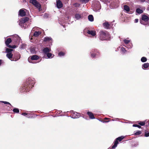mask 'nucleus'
<instances>
[{
  "instance_id": "nucleus-1",
  "label": "nucleus",
  "mask_w": 149,
  "mask_h": 149,
  "mask_svg": "<svg viewBox=\"0 0 149 149\" xmlns=\"http://www.w3.org/2000/svg\"><path fill=\"white\" fill-rule=\"evenodd\" d=\"M34 84V79H32L30 78H28L24 84V86L20 89V92L22 93L25 91H29L30 89L33 86Z\"/></svg>"
},
{
  "instance_id": "nucleus-2",
  "label": "nucleus",
  "mask_w": 149,
  "mask_h": 149,
  "mask_svg": "<svg viewBox=\"0 0 149 149\" xmlns=\"http://www.w3.org/2000/svg\"><path fill=\"white\" fill-rule=\"evenodd\" d=\"M99 38L101 40H109L110 39V35L106 31L101 30L99 32Z\"/></svg>"
},
{
  "instance_id": "nucleus-3",
  "label": "nucleus",
  "mask_w": 149,
  "mask_h": 149,
  "mask_svg": "<svg viewBox=\"0 0 149 149\" xmlns=\"http://www.w3.org/2000/svg\"><path fill=\"white\" fill-rule=\"evenodd\" d=\"M29 19V17H25L22 18L19 20V24L22 28H24L25 29L28 27V25H26V22L28 21Z\"/></svg>"
},
{
  "instance_id": "nucleus-4",
  "label": "nucleus",
  "mask_w": 149,
  "mask_h": 149,
  "mask_svg": "<svg viewBox=\"0 0 149 149\" xmlns=\"http://www.w3.org/2000/svg\"><path fill=\"white\" fill-rule=\"evenodd\" d=\"M125 138V136H121L117 138L114 142L113 145L112 146V148H114L116 147L117 146V144L118 143V141L120 142L123 139Z\"/></svg>"
},
{
  "instance_id": "nucleus-5",
  "label": "nucleus",
  "mask_w": 149,
  "mask_h": 149,
  "mask_svg": "<svg viewBox=\"0 0 149 149\" xmlns=\"http://www.w3.org/2000/svg\"><path fill=\"white\" fill-rule=\"evenodd\" d=\"M29 2L31 3L37 8L39 9L41 7V6L39 3L36 0H30Z\"/></svg>"
},
{
  "instance_id": "nucleus-6",
  "label": "nucleus",
  "mask_w": 149,
  "mask_h": 149,
  "mask_svg": "<svg viewBox=\"0 0 149 149\" xmlns=\"http://www.w3.org/2000/svg\"><path fill=\"white\" fill-rule=\"evenodd\" d=\"M14 43L15 45H18L22 41L20 38L17 35H16L14 38Z\"/></svg>"
},
{
  "instance_id": "nucleus-7",
  "label": "nucleus",
  "mask_w": 149,
  "mask_h": 149,
  "mask_svg": "<svg viewBox=\"0 0 149 149\" xmlns=\"http://www.w3.org/2000/svg\"><path fill=\"white\" fill-rule=\"evenodd\" d=\"M91 56H99L100 55L99 50L97 49H93L90 52Z\"/></svg>"
},
{
  "instance_id": "nucleus-8",
  "label": "nucleus",
  "mask_w": 149,
  "mask_h": 149,
  "mask_svg": "<svg viewBox=\"0 0 149 149\" xmlns=\"http://www.w3.org/2000/svg\"><path fill=\"white\" fill-rule=\"evenodd\" d=\"M39 58V56H31L29 57L28 58V61L30 63H34L35 62L33 61L35 60H37Z\"/></svg>"
},
{
  "instance_id": "nucleus-9",
  "label": "nucleus",
  "mask_w": 149,
  "mask_h": 149,
  "mask_svg": "<svg viewBox=\"0 0 149 149\" xmlns=\"http://www.w3.org/2000/svg\"><path fill=\"white\" fill-rule=\"evenodd\" d=\"M13 49H12L7 48L6 50L5 53H7L6 56H13V54H12V52Z\"/></svg>"
},
{
  "instance_id": "nucleus-10",
  "label": "nucleus",
  "mask_w": 149,
  "mask_h": 149,
  "mask_svg": "<svg viewBox=\"0 0 149 149\" xmlns=\"http://www.w3.org/2000/svg\"><path fill=\"white\" fill-rule=\"evenodd\" d=\"M56 6L58 8L60 9L62 7L63 4L60 0H56Z\"/></svg>"
},
{
  "instance_id": "nucleus-11",
  "label": "nucleus",
  "mask_w": 149,
  "mask_h": 149,
  "mask_svg": "<svg viewBox=\"0 0 149 149\" xmlns=\"http://www.w3.org/2000/svg\"><path fill=\"white\" fill-rule=\"evenodd\" d=\"M11 61H16L20 58V56H7Z\"/></svg>"
},
{
  "instance_id": "nucleus-12",
  "label": "nucleus",
  "mask_w": 149,
  "mask_h": 149,
  "mask_svg": "<svg viewBox=\"0 0 149 149\" xmlns=\"http://www.w3.org/2000/svg\"><path fill=\"white\" fill-rule=\"evenodd\" d=\"M26 13L22 9H20L19 12V15L21 17H23L26 15Z\"/></svg>"
},
{
  "instance_id": "nucleus-13",
  "label": "nucleus",
  "mask_w": 149,
  "mask_h": 149,
  "mask_svg": "<svg viewBox=\"0 0 149 149\" xmlns=\"http://www.w3.org/2000/svg\"><path fill=\"white\" fill-rule=\"evenodd\" d=\"M72 114V118H79L80 116V113L76 112H73V113Z\"/></svg>"
},
{
  "instance_id": "nucleus-14",
  "label": "nucleus",
  "mask_w": 149,
  "mask_h": 149,
  "mask_svg": "<svg viewBox=\"0 0 149 149\" xmlns=\"http://www.w3.org/2000/svg\"><path fill=\"white\" fill-rule=\"evenodd\" d=\"M87 33L88 34L91 35L93 36H95L96 34L95 31L93 30H88L87 31Z\"/></svg>"
},
{
  "instance_id": "nucleus-15",
  "label": "nucleus",
  "mask_w": 149,
  "mask_h": 149,
  "mask_svg": "<svg viewBox=\"0 0 149 149\" xmlns=\"http://www.w3.org/2000/svg\"><path fill=\"white\" fill-rule=\"evenodd\" d=\"M36 47H32L29 49L31 53L33 54H36Z\"/></svg>"
},
{
  "instance_id": "nucleus-16",
  "label": "nucleus",
  "mask_w": 149,
  "mask_h": 149,
  "mask_svg": "<svg viewBox=\"0 0 149 149\" xmlns=\"http://www.w3.org/2000/svg\"><path fill=\"white\" fill-rule=\"evenodd\" d=\"M87 113L90 119H93L95 118L92 112L88 111L87 112Z\"/></svg>"
},
{
  "instance_id": "nucleus-17",
  "label": "nucleus",
  "mask_w": 149,
  "mask_h": 149,
  "mask_svg": "<svg viewBox=\"0 0 149 149\" xmlns=\"http://www.w3.org/2000/svg\"><path fill=\"white\" fill-rule=\"evenodd\" d=\"M103 26L106 29H109L110 24L109 22H106L103 23Z\"/></svg>"
},
{
  "instance_id": "nucleus-18",
  "label": "nucleus",
  "mask_w": 149,
  "mask_h": 149,
  "mask_svg": "<svg viewBox=\"0 0 149 149\" xmlns=\"http://www.w3.org/2000/svg\"><path fill=\"white\" fill-rule=\"evenodd\" d=\"M50 50V49L48 48H45L43 50V52L44 55L47 54V53L49 52Z\"/></svg>"
},
{
  "instance_id": "nucleus-19",
  "label": "nucleus",
  "mask_w": 149,
  "mask_h": 149,
  "mask_svg": "<svg viewBox=\"0 0 149 149\" xmlns=\"http://www.w3.org/2000/svg\"><path fill=\"white\" fill-rule=\"evenodd\" d=\"M142 19L145 21L146 22L148 21L149 19L148 17L145 15H143L142 16Z\"/></svg>"
},
{
  "instance_id": "nucleus-20",
  "label": "nucleus",
  "mask_w": 149,
  "mask_h": 149,
  "mask_svg": "<svg viewBox=\"0 0 149 149\" xmlns=\"http://www.w3.org/2000/svg\"><path fill=\"white\" fill-rule=\"evenodd\" d=\"M82 17V16L81 14L76 13L75 15V18L77 20H79Z\"/></svg>"
},
{
  "instance_id": "nucleus-21",
  "label": "nucleus",
  "mask_w": 149,
  "mask_h": 149,
  "mask_svg": "<svg viewBox=\"0 0 149 149\" xmlns=\"http://www.w3.org/2000/svg\"><path fill=\"white\" fill-rule=\"evenodd\" d=\"M12 40L11 38H8L5 41V43L6 45H8L9 44L12 42Z\"/></svg>"
},
{
  "instance_id": "nucleus-22",
  "label": "nucleus",
  "mask_w": 149,
  "mask_h": 149,
  "mask_svg": "<svg viewBox=\"0 0 149 149\" xmlns=\"http://www.w3.org/2000/svg\"><path fill=\"white\" fill-rule=\"evenodd\" d=\"M88 19L89 21L92 22L94 20V17L92 15H89L88 16Z\"/></svg>"
},
{
  "instance_id": "nucleus-23",
  "label": "nucleus",
  "mask_w": 149,
  "mask_h": 149,
  "mask_svg": "<svg viewBox=\"0 0 149 149\" xmlns=\"http://www.w3.org/2000/svg\"><path fill=\"white\" fill-rule=\"evenodd\" d=\"M52 39L51 37H45L44 38V41L45 42H47L50 40H52Z\"/></svg>"
},
{
  "instance_id": "nucleus-24",
  "label": "nucleus",
  "mask_w": 149,
  "mask_h": 149,
  "mask_svg": "<svg viewBox=\"0 0 149 149\" xmlns=\"http://www.w3.org/2000/svg\"><path fill=\"white\" fill-rule=\"evenodd\" d=\"M124 10L127 12H128L130 10V8L129 7L126 5H124Z\"/></svg>"
},
{
  "instance_id": "nucleus-25",
  "label": "nucleus",
  "mask_w": 149,
  "mask_h": 149,
  "mask_svg": "<svg viewBox=\"0 0 149 149\" xmlns=\"http://www.w3.org/2000/svg\"><path fill=\"white\" fill-rule=\"evenodd\" d=\"M41 32L39 31H36L33 34V36L35 37H37L39 35L41 34Z\"/></svg>"
},
{
  "instance_id": "nucleus-26",
  "label": "nucleus",
  "mask_w": 149,
  "mask_h": 149,
  "mask_svg": "<svg viewBox=\"0 0 149 149\" xmlns=\"http://www.w3.org/2000/svg\"><path fill=\"white\" fill-rule=\"evenodd\" d=\"M149 66V63H145L142 65L143 68H147Z\"/></svg>"
},
{
  "instance_id": "nucleus-27",
  "label": "nucleus",
  "mask_w": 149,
  "mask_h": 149,
  "mask_svg": "<svg viewBox=\"0 0 149 149\" xmlns=\"http://www.w3.org/2000/svg\"><path fill=\"white\" fill-rule=\"evenodd\" d=\"M132 46L133 45L132 43H131L126 45L125 47H126L127 48L131 49L132 47Z\"/></svg>"
},
{
  "instance_id": "nucleus-28",
  "label": "nucleus",
  "mask_w": 149,
  "mask_h": 149,
  "mask_svg": "<svg viewBox=\"0 0 149 149\" xmlns=\"http://www.w3.org/2000/svg\"><path fill=\"white\" fill-rule=\"evenodd\" d=\"M136 12L138 14H141L143 12V11L142 10L140 9L139 8H138L136 9Z\"/></svg>"
},
{
  "instance_id": "nucleus-29",
  "label": "nucleus",
  "mask_w": 149,
  "mask_h": 149,
  "mask_svg": "<svg viewBox=\"0 0 149 149\" xmlns=\"http://www.w3.org/2000/svg\"><path fill=\"white\" fill-rule=\"evenodd\" d=\"M13 112L17 113H19V109L17 108L13 109Z\"/></svg>"
},
{
  "instance_id": "nucleus-30",
  "label": "nucleus",
  "mask_w": 149,
  "mask_h": 149,
  "mask_svg": "<svg viewBox=\"0 0 149 149\" xmlns=\"http://www.w3.org/2000/svg\"><path fill=\"white\" fill-rule=\"evenodd\" d=\"M120 49L121 52L123 53H125V52H127V51L126 50L125 48L123 47H122Z\"/></svg>"
},
{
  "instance_id": "nucleus-31",
  "label": "nucleus",
  "mask_w": 149,
  "mask_h": 149,
  "mask_svg": "<svg viewBox=\"0 0 149 149\" xmlns=\"http://www.w3.org/2000/svg\"><path fill=\"white\" fill-rule=\"evenodd\" d=\"M65 55V53L64 52H60L58 53V56H64Z\"/></svg>"
},
{
  "instance_id": "nucleus-32",
  "label": "nucleus",
  "mask_w": 149,
  "mask_h": 149,
  "mask_svg": "<svg viewBox=\"0 0 149 149\" xmlns=\"http://www.w3.org/2000/svg\"><path fill=\"white\" fill-rule=\"evenodd\" d=\"M147 60V59L146 58L143 56L141 59V61L143 62H146Z\"/></svg>"
},
{
  "instance_id": "nucleus-33",
  "label": "nucleus",
  "mask_w": 149,
  "mask_h": 149,
  "mask_svg": "<svg viewBox=\"0 0 149 149\" xmlns=\"http://www.w3.org/2000/svg\"><path fill=\"white\" fill-rule=\"evenodd\" d=\"M123 41L126 45L130 43V40H127L125 39H124L123 40Z\"/></svg>"
},
{
  "instance_id": "nucleus-34",
  "label": "nucleus",
  "mask_w": 149,
  "mask_h": 149,
  "mask_svg": "<svg viewBox=\"0 0 149 149\" xmlns=\"http://www.w3.org/2000/svg\"><path fill=\"white\" fill-rule=\"evenodd\" d=\"M142 133V132L141 131H138L134 133V135H139Z\"/></svg>"
},
{
  "instance_id": "nucleus-35",
  "label": "nucleus",
  "mask_w": 149,
  "mask_h": 149,
  "mask_svg": "<svg viewBox=\"0 0 149 149\" xmlns=\"http://www.w3.org/2000/svg\"><path fill=\"white\" fill-rule=\"evenodd\" d=\"M26 47V45L24 44H22L20 46V48L21 49H24Z\"/></svg>"
},
{
  "instance_id": "nucleus-36",
  "label": "nucleus",
  "mask_w": 149,
  "mask_h": 149,
  "mask_svg": "<svg viewBox=\"0 0 149 149\" xmlns=\"http://www.w3.org/2000/svg\"><path fill=\"white\" fill-rule=\"evenodd\" d=\"M49 15L47 13H45L43 15V17L44 18H47L49 17Z\"/></svg>"
},
{
  "instance_id": "nucleus-37",
  "label": "nucleus",
  "mask_w": 149,
  "mask_h": 149,
  "mask_svg": "<svg viewBox=\"0 0 149 149\" xmlns=\"http://www.w3.org/2000/svg\"><path fill=\"white\" fill-rule=\"evenodd\" d=\"M139 125L141 126H144L145 124V121H140L138 123Z\"/></svg>"
},
{
  "instance_id": "nucleus-38",
  "label": "nucleus",
  "mask_w": 149,
  "mask_h": 149,
  "mask_svg": "<svg viewBox=\"0 0 149 149\" xmlns=\"http://www.w3.org/2000/svg\"><path fill=\"white\" fill-rule=\"evenodd\" d=\"M1 102H2L3 103H4V104H8L9 105L12 106V105H11V104L9 102H7L6 101H1Z\"/></svg>"
},
{
  "instance_id": "nucleus-39",
  "label": "nucleus",
  "mask_w": 149,
  "mask_h": 149,
  "mask_svg": "<svg viewBox=\"0 0 149 149\" xmlns=\"http://www.w3.org/2000/svg\"><path fill=\"white\" fill-rule=\"evenodd\" d=\"M81 1L82 2L85 3H88L89 1V0H79Z\"/></svg>"
},
{
  "instance_id": "nucleus-40",
  "label": "nucleus",
  "mask_w": 149,
  "mask_h": 149,
  "mask_svg": "<svg viewBox=\"0 0 149 149\" xmlns=\"http://www.w3.org/2000/svg\"><path fill=\"white\" fill-rule=\"evenodd\" d=\"M145 137H148L149 136V132L147 133L146 131V130L145 132Z\"/></svg>"
},
{
  "instance_id": "nucleus-41",
  "label": "nucleus",
  "mask_w": 149,
  "mask_h": 149,
  "mask_svg": "<svg viewBox=\"0 0 149 149\" xmlns=\"http://www.w3.org/2000/svg\"><path fill=\"white\" fill-rule=\"evenodd\" d=\"M133 127H138L139 128H141V126L139 125H137V124H134L133 125Z\"/></svg>"
},
{
  "instance_id": "nucleus-42",
  "label": "nucleus",
  "mask_w": 149,
  "mask_h": 149,
  "mask_svg": "<svg viewBox=\"0 0 149 149\" xmlns=\"http://www.w3.org/2000/svg\"><path fill=\"white\" fill-rule=\"evenodd\" d=\"M74 5L76 7H79L80 6V4L77 3H75Z\"/></svg>"
},
{
  "instance_id": "nucleus-43",
  "label": "nucleus",
  "mask_w": 149,
  "mask_h": 149,
  "mask_svg": "<svg viewBox=\"0 0 149 149\" xmlns=\"http://www.w3.org/2000/svg\"><path fill=\"white\" fill-rule=\"evenodd\" d=\"M31 114L29 113H27L26 116L27 118H30L31 117Z\"/></svg>"
},
{
  "instance_id": "nucleus-44",
  "label": "nucleus",
  "mask_w": 149,
  "mask_h": 149,
  "mask_svg": "<svg viewBox=\"0 0 149 149\" xmlns=\"http://www.w3.org/2000/svg\"><path fill=\"white\" fill-rule=\"evenodd\" d=\"M45 55H46V56H52V54L49 52L47 53V54H46Z\"/></svg>"
},
{
  "instance_id": "nucleus-45",
  "label": "nucleus",
  "mask_w": 149,
  "mask_h": 149,
  "mask_svg": "<svg viewBox=\"0 0 149 149\" xmlns=\"http://www.w3.org/2000/svg\"><path fill=\"white\" fill-rule=\"evenodd\" d=\"M6 45L8 47L12 48V45H10L9 44Z\"/></svg>"
},
{
  "instance_id": "nucleus-46",
  "label": "nucleus",
  "mask_w": 149,
  "mask_h": 149,
  "mask_svg": "<svg viewBox=\"0 0 149 149\" xmlns=\"http://www.w3.org/2000/svg\"><path fill=\"white\" fill-rule=\"evenodd\" d=\"M17 45H12V48L15 49L17 47Z\"/></svg>"
},
{
  "instance_id": "nucleus-47",
  "label": "nucleus",
  "mask_w": 149,
  "mask_h": 149,
  "mask_svg": "<svg viewBox=\"0 0 149 149\" xmlns=\"http://www.w3.org/2000/svg\"><path fill=\"white\" fill-rule=\"evenodd\" d=\"M139 21V19H136L134 20V22L135 23H137Z\"/></svg>"
},
{
  "instance_id": "nucleus-48",
  "label": "nucleus",
  "mask_w": 149,
  "mask_h": 149,
  "mask_svg": "<svg viewBox=\"0 0 149 149\" xmlns=\"http://www.w3.org/2000/svg\"><path fill=\"white\" fill-rule=\"evenodd\" d=\"M26 114H27V113H22V115H23L24 116H26Z\"/></svg>"
},
{
  "instance_id": "nucleus-49",
  "label": "nucleus",
  "mask_w": 149,
  "mask_h": 149,
  "mask_svg": "<svg viewBox=\"0 0 149 149\" xmlns=\"http://www.w3.org/2000/svg\"><path fill=\"white\" fill-rule=\"evenodd\" d=\"M53 57V56H46V57L45 58H52Z\"/></svg>"
},
{
  "instance_id": "nucleus-50",
  "label": "nucleus",
  "mask_w": 149,
  "mask_h": 149,
  "mask_svg": "<svg viewBox=\"0 0 149 149\" xmlns=\"http://www.w3.org/2000/svg\"><path fill=\"white\" fill-rule=\"evenodd\" d=\"M2 63V60L1 59H0V65H1Z\"/></svg>"
},
{
  "instance_id": "nucleus-51",
  "label": "nucleus",
  "mask_w": 149,
  "mask_h": 149,
  "mask_svg": "<svg viewBox=\"0 0 149 149\" xmlns=\"http://www.w3.org/2000/svg\"><path fill=\"white\" fill-rule=\"evenodd\" d=\"M140 1L141 2L143 3L145 1V0H140Z\"/></svg>"
},
{
  "instance_id": "nucleus-52",
  "label": "nucleus",
  "mask_w": 149,
  "mask_h": 149,
  "mask_svg": "<svg viewBox=\"0 0 149 149\" xmlns=\"http://www.w3.org/2000/svg\"><path fill=\"white\" fill-rule=\"evenodd\" d=\"M140 23L142 24H143V23H142V21H140Z\"/></svg>"
},
{
  "instance_id": "nucleus-53",
  "label": "nucleus",
  "mask_w": 149,
  "mask_h": 149,
  "mask_svg": "<svg viewBox=\"0 0 149 149\" xmlns=\"http://www.w3.org/2000/svg\"><path fill=\"white\" fill-rule=\"evenodd\" d=\"M108 118H105L104 119V120H107V119H108Z\"/></svg>"
},
{
  "instance_id": "nucleus-54",
  "label": "nucleus",
  "mask_w": 149,
  "mask_h": 149,
  "mask_svg": "<svg viewBox=\"0 0 149 149\" xmlns=\"http://www.w3.org/2000/svg\"><path fill=\"white\" fill-rule=\"evenodd\" d=\"M24 1L26 2V0H23V2H24Z\"/></svg>"
},
{
  "instance_id": "nucleus-55",
  "label": "nucleus",
  "mask_w": 149,
  "mask_h": 149,
  "mask_svg": "<svg viewBox=\"0 0 149 149\" xmlns=\"http://www.w3.org/2000/svg\"><path fill=\"white\" fill-rule=\"evenodd\" d=\"M32 56H38L37 55H33Z\"/></svg>"
},
{
  "instance_id": "nucleus-56",
  "label": "nucleus",
  "mask_w": 149,
  "mask_h": 149,
  "mask_svg": "<svg viewBox=\"0 0 149 149\" xmlns=\"http://www.w3.org/2000/svg\"><path fill=\"white\" fill-rule=\"evenodd\" d=\"M73 111H71V113H73Z\"/></svg>"
},
{
  "instance_id": "nucleus-57",
  "label": "nucleus",
  "mask_w": 149,
  "mask_h": 149,
  "mask_svg": "<svg viewBox=\"0 0 149 149\" xmlns=\"http://www.w3.org/2000/svg\"><path fill=\"white\" fill-rule=\"evenodd\" d=\"M106 122H108V121H105Z\"/></svg>"
}]
</instances>
